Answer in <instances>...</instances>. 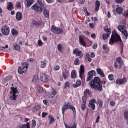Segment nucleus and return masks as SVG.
Masks as SVG:
<instances>
[{"instance_id":"nucleus-2","label":"nucleus","mask_w":128,"mask_h":128,"mask_svg":"<svg viewBox=\"0 0 128 128\" xmlns=\"http://www.w3.org/2000/svg\"><path fill=\"white\" fill-rule=\"evenodd\" d=\"M116 42H122L120 36L118 33L113 32L110 40L109 44H114Z\"/></svg>"},{"instance_id":"nucleus-57","label":"nucleus","mask_w":128,"mask_h":128,"mask_svg":"<svg viewBox=\"0 0 128 128\" xmlns=\"http://www.w3.org/2000/svg\"><path fill=\"white\" fill-rule=\"evenodd\" d=\"M108 48V44H104L102 46V49L103 50H106Z\"/></svg>"},{"instance_id":"nucleus-35","label":"nucleus","mask_w":128,"mask_h":128,"mask_svg":"<svg viewBox=\"0 0 128 128\" xmlns=\"http://www.w3.org/2000/svg\"><path fill=\"white\" fill-rule=\"evenodd\" d=\"M110 34H109L108 32H107V34H103L102 35L103 40H106V38H108L110 36Z\"/></svg>"},{"instance_id":"nucleus-41","label":"nucleus","mask_w":128,"mask_h":128,"mask_svg":"<svg viewBox=\"0 0 128 128\" xmlns=\"http://www.w3.org/2000/svg\"><path fill=\"white\" fill-rule=\"evenodd\" d=\"M12 36H16L18 34V31H16V30H14V28H13L12 30Z\"/></svg>"},{"instance_id":"nucleus-64","label":"nucleus","mask_w":128,"mask_h":128,"mask_svg":"<svg viewBox=\"0 0 128 128\" xmlns=\"http://www.w3.org/2000/svg\"><path fill=\"white\" fill-rule=\"evenodd\" d=\"M90 36H91V38H96V34H91Z\"/></svg>"},{"instance_id":"nucleus-10","label":"nucleus","mask_w":128,"mask_h":128,"mask_svg":"<svg viewBox=\"0 0 128 128\" xmlns=\"http://www.w3.org/2000/svg\"><path fill=\"white\" fill-rule=\"evenodd\" d=\"M31 8L34 10L35 12H42L44 8H42L41 6H38V4H34L32 7Z\"/></svg>"},{"instance_id":"nucleus-18","label":"nucleus","mask_w":128,"mask_h":128,"mask_svg":"<svg viewBox=\"0 0 128 128\" xmlns=\"http://www.w3.org/2000/svg\"><path fill=\"white\" fill-rule=\"evenodd\" d=\"M83 103L82 104L81 108L82 110H84L86 108V100L84 97H82Z\"/></svg>"},{"instance_id":"nucleus-43","label":"nucleus","mask_w":128,"mask_h":128,"mask_svg":"<svg viewBox=\"0 0 128 128\" xmlns=\"http://www.w3.org/2000/svg\"><path fill=\"white\" fill-rule=\"evenodd\" d=\"M16 128H26V124H23L22 125H18Z\"/></svg>"},{"instance_id":"nucleus-37","label":"nucleus","mask_w":128,"mask_h":128,"mask_svg":"<svg viewBox=\"0 0 128 128\" xmlns=\"http://www.w3.org/2000/svg\"><path fill=\"white\" fill-rule=\"evenodd\" d=\"M124 118L128 120V110H125L124 112Z\"/></svg>"},{"instance_id":"nucleus-59","label":"nucleus","mask_w":128,"mask_h":128,"mask_svg":"<svg viewBox=\"0 0 128 128\" xmlns=\"http://www.w3.org/2000/svg\"><path fill=\"white\" fill-rule=\"evenodd\" d=\"M52 94H54V96H56V91L54 90V89H52Z\"/></svg>"},{"instance_id":"nucleus-60","label":"nucleus","mask_w":128,"mask_h":128,"mask_svg":"<svg viewBox=\"0 0 128 128\" xmlns=\"http://www.w3.org/2000/svg\"><path fill=\"white\" fill-rule=\"evenodd\" d=\"M38 78V75L36 74L33 76V78L32 80V82H34V80H36V78Z\"/></svg>"},{"instance_id":"nucleus-54","label":"nucleus","mask_w":128,"mask_h":128,"mask_svg":"<svg viewBox=\"0 0 128 128\" xmlns=\"http://www.w3.org/2000/svg\"><path fill=\"white\" fill-rule=\"evenodd\" d=\"M110 106H116V102L114 101H111L110 102Z\"/></svg>"},{"instance_id":"nucleus-38","label":"nucleus","mask_w":128,"mask_h":128,"mask_svg":"<svg viewBox=\"0 0 128 128\" xmlns=\"http://www.w3.org/2000/svg\"><path fill=\"white\" fill-rule=\"evenodd\" d=\"M58 50L59 52H62V46L61 44H58Z\"/></svg>"},{"instance_id":"nucleus-16","label":"nucleus","mask_w":128,"mask_h":128,"mask_svg":"<svg viewBox=\"0 0 128 128\" xmlns=\"http://www.w3.org/2000/svg\"><path fill=\"white\" fill-rule=\"evenodd\" d=\"M16 18L17 20H22V12H18L16 13Z\"/></svg>"},{"instance_id":"nucleus-20","label":"nucleus","mask_w":128,"mask_h":128,"mask_svg":"<svg viewBox=\"0 0 128 128\" xmlns=\"http://www.w3.org/2000/svg\"><path fill=\"white\" fill-rule=\"evenodd\" d=\"M96 72L98 74H100L102 78H104V70L102 68H98L96 69Z\"/></svg>"},{"instance_id":"nucleus-53","label":"nucleus","mask_w":128,"mask_h":128,"mask_svg":"<svg viewBox=\"0 0 128 128\" xmlns=\"http://www.w3.org/2000/svg\"><path fill=\"white\" fill-rule=\"evenodd\" d=\"M84 2H86V0H80L78 1V3L79 4H84Z\"/></svg>"},{"instance_id":"nucleus-52","label":"nucleus","mask_w":128,"mask_h":128,"mask_svg":"<svg viewBox=\"0 0 128 128\" xmlns=\"http://www.w3.org/2000/svg\"><path fill=\"white\" fill-rule=\"evenodd\" d=\"M115 2L117 4H122L124 2V0H115Z\"/></svg>"},{"instance_id":"nucleus-36","label":"nucleus","mask_w":128,"mask_h":128,"mask_svg":"<svg viewBox=\"0 0 128 128\" xmlns=\"http://www.w3.org/2000/svg\"><path fill=\"white\" fill-rule=\"evenodd\" d=\"M86 58L88 59V62H92V58H90V55L88 53H86Z\"/></svg>"},{"instance_id":"nucleus-62","label":"nucleus","mask_w":128,"mask_h":128,"mask_svg":"<svg viewBox=\"0 0 128 128\" xmlns=\"http://www.w3.org/2000/svg\"><path fill=\"white\" fill-rule=\"evenodd\" d=\"M100 116H98L96 121V124H98V122L100 121Z\"/></svg>"},{"instance_id":"nucleus-12","label":"nucleus","mask_w":128,"mask_h":128,"mask_svg":"<svg viewBox=\"0 0 128 128\" xmlns=\"http://www.w3.org/2000/svg\"><path fill=\"white\" fill-rule=\"evenodd\" d=\"M96 75V71L95 70H91L88 72V76L87 77L86 82H90L92 78H94V76Z\"/></svg>"},{"instance_id":"nucleus-39","label":"nucleus","mask_w":128,"mask_h":128,"mask_svg":"<svg viewBox=\"0 0 128 128\" xmlns=\"http://www.w3.org/2000/svg\"><path fill=\"white\" fill-rule=\"evenodd\" d=\"M38 94H42V92H44V88L42 87L39 88L38 90Z\"/></svg>"},{"instance_id":"nucleus-58","label":"nucleus","mask_w":128,"mask_h":128,"mask_svg":"<svg viewBox=\"0 0 128 128\" xmlns=\"http://www.w3.org/2000/svg\"><path fill=\"white\" fill-rule=\"evenodd\" d=\"M46 116H48V113L46 112H42V118H46Z\"/></svg>"},{"instance_id":"nucleus-25","label":"nucleus","mask_w":128,"mask_h":128,"mask_svg":"<svg viewBox=\"0 0 128 128\" xmlns=\"http://www.w3.org/2000/svg\"><path fill=\"white\" fill-rule=\"evenodd\" d=\"M68 74H70V73L67 70H65L62 72V76L64 80H66V78H68Z\"/></svg>"},{"instance_id":"nucleus-61","label":"nucleus","mask_w":128,"mask_h":128,"mask_svg":"<svg viewBox=\"0 0 128 128\" xmlns=\"http://www.w3.org/2000/svg\"><path fill=\"white\" fill-rule=\"evenodd\" d=\"M91 20H94V22H98V20L96 17H92Z\"/></svg>"},{"instance_id":"nucleus-29","label":"nucleus","mask_w":128,"mask_h":128,"mask_svg":"<svg viewBox=\"0 0 128 128\" xmlns=\"http://www.w3.org/2000/svg\"><path fill=\"white\" fill-rule=\"evenodd\" d=\"M76 126H78V122L76 120L74 122V124L72 125V126H66V128H76Z\"/></svg>"},{"instance_id":"nucleus-46","label":"nucleus","mask_w":128,"mask_h":128,"mask_svg":"<svg viewBox=\"0 0 128 128\" xmlns=\"http://www.w3.org/2000/svg\"><path fill=\"white\" fill-rule=\"evenodd\" d=\"M66 88H70V83L68 82H65L64 88L66 89Z\"/></svg>"},{"instance_id":"nucleus-17","label":"nucleus","mask_w":128,"mask_h":128,"mask_svg":"<svg viewBox=\"0 0 128 128\" xmlns=\"http://www.w3.org/2000/svg\"><path fill=\"white\" fill-rule=\"evenodd\" d=\"M94 102H96V100L94 98L90 100L89 102V105L91 108L93 110H94L96 108V105L94 104Z\"/></svg>"},{"instance_id":"nucleus-30","label":"nucleus","mask_w":128,"mask_h":128,"mask_svg":"<svg viewBox=\"0 0 128 128\" xmlns=\"http://www.w3.org/2000/svg\"><path fill=\"white\" fill-rule=\"evenodd\" d=\"M44 14L45 18H48V16H50V12H48V10L46 9L44 10Z\"/></svg>"},{"instance_id":"nucleus-47","label":"nucleus","mask_w":128,"mask_h":128,"mask_svg":"<svg viewBox=\"0 0 128 128\" xmlns=\"http://www.w3.org/2000/svg\"><path fill=\"white\" fill-rule=\"evenodd\" d=\"M98 104H99V106L100 108H102V100H98Z\"/></svg>"},{"instance_id":"nucleus-32","label":"nucleus","mask_w":128,"mask_h":128,"mask_svg":"<svg viewBox=\"0 0 128 128\" xmlns=\"http://www.w3.org/2000/svg\"><path fill=\"white\" fill-rule=\"evenodd\" d=\"M37 2L38 6H40L42 8H44V5L42 3V0H37Z\"/></svg>"},{"instance_id":"nucleus-6","label":"nucleus","mask_w":128,"mask_h":128,"mask_svg":"<svg viewBox=\"0 0 128 128\" xmlns=\"http://www.w3.org/2000/svg\"><path fill=\"white\" fill-rule=\"evenodd\" d=\"M68 108H70L72 110L74 114H76V108L70 104V103H64L62 108V114H64V111Z\"/></svg>"},{"instance_id":"nucleus-19","label":"nucleus","mask_w":128,"mask_h":128,"mask_svg":"<svg viewBox=\"0 0 128 128\" xmlns=\"http://www.w3.org/2000/svg\"><path fill=\"white\" fill-rule=\"evenodd\" d=\"M32 4H34V0H26L25 2V6L26 8H30Z\"/></svg>"},{"instance_id":"nucleus-9","label":"nucleus","mask_w":128,"mask_h":128,"mask_svg":"<svg viewBox=\"0 0 128 128\" xmlns=\"http://www.w3.org/2000/svg\"><path fill=\"white\" fill-rule=\"evenodd\" d=\"M1 32L4 36H8L10 34V27L7 25L2 26Z\"/></svg>"},{"instance_id":"nucleus-26","label":"nucleus","mask_w":128,"mask_h":128,"mask_svg":"<svg viewBox=\"0 0 128 128\" xmlns=\"http://www.w3.org/2000/svg\"><path fill=\"white\" fill-rule=\"evenodd\" d=\"M122 10H124V8L121 7H118L116 8V12L118 14H122Z\"/></svg>"},{"instance_id":"nucleus-44","label":"nucleus","mask_w":128,"mask_h":128,"mask_svg":"<svg viewBox=\"0 0 128 128\" xmlns=\"http://www.w3.org/2000/svg\"><path fill=\"white\" fill-rule=\"evenodd\" d=\"M104 30L105 32H108V34H110V30L108 28V26H104Z\"/></svg>"},{"instance_id":"nucleus-22","label":"nucleus","mask_w":128,"mask_h":128,"mask_svg":"<svg viewBox=\"0 0 128 128\" xmlns=\"http://www.w3.org/2000/svg\"><path fill=\"white\" fill-rule=\"evenodd\" d=\"M40 105H36L33 108H32V112H40Z\"/></svg>"},{"instance_id":"nucleus-40","label":"nucleus","mask_w":128,"mask_h":128,"mask_svg":"<svg viewBox=\"0 0 128 128\" xmlns=\"http://www.w3.org/2000/svg\"><path fill=\"white\" fill-rule=\"evenodd\" d=\"M49 120H50V124H52V122H54V118H52V116H49Z\"/></svg>"},{"instance_id":"nucleus-63","label":"nucleus","mask_w":128,"mask_h":128,"mask_svg":"<svg viewBox=\"0 0 128 128\" xmlns=\"http://www.w3.org/2000/svg\"><path fill=\"white\" fill-rule=\"evenodd\" d=\"M89 26L90 28H94V24L92 23L89 24Z\"/></svg>"},{"instance_id":"nucleus-28","label":"nucleus","mask_w":128,"mask_h":128,"mask_svg":"<svg viewBox=\"0 0 128 128\" xmlns=\"http://www.w3.org/2000/svg\"><path fill=\"white\" fill-rule=\"evenodd\" d=\"M90 91L88 90H86L84 92V96H82V98H84L85 100H86V96H88V95L90 94Z\"/></svg>"},{"instance_id":"nucleus-34","label":"nucleus","mask_w":128,"mask_h":128,"mask_svg":"<svg viewBox=\"0 0 128 128\" xmlns=\"http://www.w3.org/2000/svg\"><path fill=\"white\" fill-rule=\"evenodd\" d=\"M32 24L36 26H40V22H38L36 20H33Z\"/></svg>"},{"instance_id":"nucleus-14","label":"nucleus","mask_w":128,"mask_h":128,"mask_svg":"<svg viewBox=\"0 0 128 128\" xmlns=\"http://www.w3.org/2000/svg\"><path fill=\"white\" fill-rule=\"evenodd\" d=\"M126 82V78H122V79H120V78L116 80V84H124Z\"/></svg>"},{"instance_id":"nucleus-4","label":"nucleus","mask_w":128,"mask_h":128,"mask_svg":"<svg viewBox=\"0 0 128 128\" xmlns=\"http://www.w3.org/2000/svg\"><path fill=\"white\" fill-rule=\"evenodd\" d=\"M118 30H119V32H120L122 36H124V38L127 40L128 38V30H126V26L118 25Z\"/></svg>"},{"instance_id":"nucleus-50","label":"nucleus","mask_w":128,"mask_h":128,"mask_svg":"<svg viewBox=\"0 0 128 128\" xmlns=\"http://www.w3.org/2000/svg\"><path fill=\"white\" fill-rule=\"evenodd\" d=\"M16 5V8H22V4L20 2H17Z\"/></svg>"},{"instance_id":"nucleus-24","label":"nucleus","mask_w":128,"mask_h":128,"mask_svg":"<svg viewBox=\"0 0 128 128\" xmlns=\"http://www.w3.org/2000/svg\"><path fill=\"white\" fill-rule=\"evenodd\" d=\"M80 84H82V81L80 80H78L76 81V84H73V88H78V86H80Z\"/></svg>"},{"instance_id":"nucleus-8","label":"nucleus","mask_w":128,"mask_h":128,"mask_svg":"<svg viewBox=\"0 0 128 128\" xmlns=\"http://www.w3.org/2000/svg\"><path fill=\"white\" fill-rule=\"evenodd\" d=\"M51 32L55 34H60L64 32V30L62 28L56 27L54 26H52L51 28Z\"/></svg>"},{"instance_id":"nucleus-5","label":"nucleus","mask_w":128,"mask_h":128,"mask_svg":"<svg viewBox=\"0 0 128 128\" xmlns=\"http://www.w3.org/2000/svg\"><path fill=\"white\" fill-rule=\"evenodd\" d=\"M124 66V62L122 58L118 57L116 58V62H114V68L120 70Z\"/></svg>"},{"instance_id":"nucleus-3","label":"nucleus","mask_w":128,"mask_h":128,"mask_svg":"<svg viewBox=\"0 0 128 128\" xmlns=\"http://www.w3.org/2000/svg\"><path fill=\"white\" fill-rule=\"evenodd\" d=\"M10 90L12 91L10 92V98L12 100H16L18 94V88L16 87H11Z\"/></svg>"},{"instance_id":"nucleus-1","label":"nucleus","mask_w":128,"mask_h":128,"mask_svg":"<svg viewBox=\"0 0 128 128\" xmlns=\"http://www.w3.org/2000/svg\"><path fill=\"white\" fill-rule=\"evenodd\" d=\"M90 86L92 88H94L96 90L100 91L102 90V86L100 84V80L98 77H95L94 80L89 82Z\"/></svg>"},{"instance_id":"nucleus-51","label":"nucleus","mask_w":128,"mask_h":128,"mask_svg":"<svg viewBox=\"0 0 128 128\" xmlns=\"http://www.w3.org/2000/svg\"><path fill=\"white\" fill-rule=\"evenodd\" d=\"M110 80H114V74H111L108 76Z\"/></svg>"},{"instance_id":"nucleus-7","label":"nucleus","mask_w":128,"mask_h":128,"mask_svg":"<svg viewBox=\"0 0 128 128\" xmlns=\"http://www.w3.org/2000/svg\"><path fill=\"white\" fill-rule=\"evenodd\" d=\"M28 62H25L22 64V66H19L18 72L20 74H22L26 72L28 70Z\"/></svg>"},{"instance_id":"nucleus-48","label":"nucleus","mask_w":128,"mask_h":128,"mask_svg":"<svg viewBox=\"0 0 128 128\" xmlns=\"http://www.w3.org/2000/svg\"><path fill=\"white\" fill-rule=\"evenodd\" d=\"M60 68V67L58 65H55L54 67V70H58Z\"/></svg>"},{"instance_id":"nucleus-15","label":"nucleus","mask_w":128,"mask_h":128,"mask_svg":"<svg viewBox=\"0 0 128 128\" xmlns=\"http://www.w3.org/2000/svg\"><path fill=\"white\" fill-rule=\"evenodd\" d=\"M84 73V66L81 65L80 69L79 70L80 77V78H82V74Z\"/></svg>"},{"instance_id":"nucleus-21","label":"nucleus","mask_w":128,"mask_h":128,"mask_svg":"<svg viewBox=\"0 0 128 128\" xmlns=\"http://www.w3.org/2000/svg\"><path fill=\"white\" fill-rule=\"evenodd\" d=\"M100 2L96 0L95 2V10L98 12L100 10Z\"/></svg>"},{"instance_id":"nucleus-33","label":"nucleus","mask_w":128,"mask_h":128,"mask_svg":"<svg viewBox=\"0 0 128 128\" xmlns=\"http://www.w3.org/2000/svg\"><path fill=\"white\" fill-rule=\"evenodd\" d=\"M12 78V76H8L6 78H4L2 82H8V80H10Z\"/></svg>"},{"instance_id":"nucleus-31","label":"nucleus","mask_w":128,"mask_h":128,"mask_svg":"<svg viewBox=\"0 0 128 128\" xmlns=\"http://www.w3.org/2000/svg\"><path fill=\"white\" fill-rule=\"evenodd\" d=\"M71 78H76V70H72V72Z\"/></svg>"},{"instance_id":"nucleus-56","label":"nucleus","mask_w":128,"mask_h":128,"mask_svg":"<svg viewBox=\"0 0 128 128\" xmlns=\"http://www.w3.org/2000/svg\"><path fill=\"white\" fill-rule=\"evenodd\" d=\"M38 45L40 46H42L44 44V43H42V42L40 40H38Z\"/></svg>"},{"instance_id":"nucleus-11","label":"nucleus","mask_w":128,"mask_h":128,"mask_svg":"<svg viewBox=\"0 0 128 128\" xmlns=\"http://www.w3.org/2000/svg\"><path fill=\"white\" fill-rule=\"evenodd\" d=\"M73 54H76L78 56H80V58H82V56H84V52H82V51L78 50V48L74 50Z\"/></svg>"},{"instance_id":"nucleus-42","label":"nucleus","mask_w":128,"mask_h":128,"mask_svg":"<svg viewBox=\"0 0 128 128\" xmlns=\"http://www.w3.org/2000/svg\"><path fill=\"white\" fill-rule=\"evenodd\" d=\"M14 48L16 50H20V45L17 44H16L15 45H14Z\"/></svg>"},{"instance_id":"nucleus-27","label":"nucleus","mask_w":128,"mask_h":128,"mask_svg":"<svg viewBox=\"0 0 128 128\" xmlns=\"http://www.w3.org/2000/svg\"><path fill=\"white\" fill-rule=\"evenodd\" d=\"M7 8L8 10H12L14 8V4H12V2H9L8 6Z\"/></svg>"},{"instance_id":"nucleus-13","label":"nucleus","mask_w":128,"mask_h":128,"mask_svg":"<svg viewBox=\"0 0 128 128\" xmlns=\"http://www.w3.org/2000/svg\"><path fill=\"white\" fill-rule=\"evenodd\" d=\"M40 78L42 82H48V76L45 74H40Z\"/></svg>"},{"instance_id":"nucleus-23","label":"nucleus","mask_w":128,"mask_h":128,"mask_svg":"<svg viewBox=\"0 0 128 128\" xmlns=\"http://www.w3.org/2000/svg\"><path fill=\"white\" fill-rule=\"evenodd\" d=\"M79 42L80 44H82V46H86V42H84V38L82 37V36H80L79 37Z\"/></svg>"},{"instance_id":"nucleus-49","label":"nucleus","mask_w":128,"mask_h":128,"mask_svg":"<svg viewBox=\"0 0 128 128\" xmlns=\"http://www.w3.org/2000/svg\"><path fill=\"white\" fill-rule=\"evenodd\" d=\"M79 62L78 58H76L74 62V64H76V66H78V65L80 64V62Z\"/></svg>"},{"instance_id":"nucleus-55","label":"nucleus","mask_w":128,"mask_h":128,"mask_svg":"<svg viewBox=\"0 0 128 128\" xmlns=\"http://www.w3.org/2000/svg\"><path fill=\"white\" fill-rule=\"evenodd\" d=\"M46 63H44L40 64V67L41 68H46Z\"/></svg>"},{"instance_id":"nucleus-45","label":"nucleus","mask_w":128,"mask_h":128,"mask_svg":"<svg viewBox=\"0 0 128 128\" xmlns=\"http://www.w3.org/2000/svg\"><path fill=\"white\" fill-rule=\"evenodd\" d=\"M32 128L36 127V120H32Z\"/></svg>"}]
</instances>
